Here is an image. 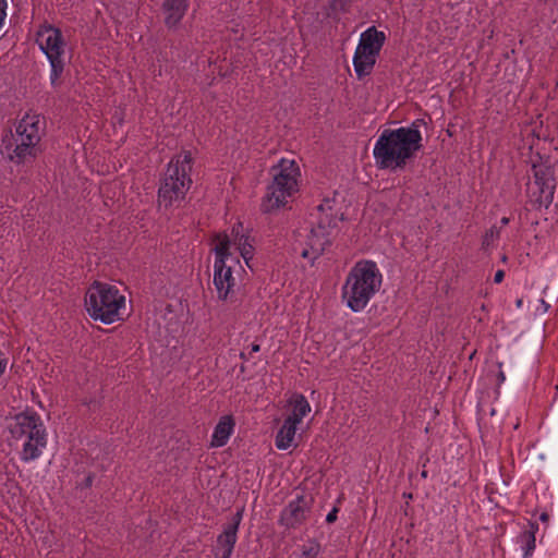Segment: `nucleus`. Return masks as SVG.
Instances as JSON below:
<instances>
[{
    "label": "nucleus",
    "mask_w": 558,
    "mask_h": 558,
    "mask_svg": "<svg viewBox=\"0 0 558 558\" xmlns=\"http://www.w3.org/2000/svg\"><path fill=\"white\" fill-rule=\"evenodd\" d=\"M36 43L50 63V84L58 87L69 59L63 35L57 27L43 25L37 31Z\"/></svg>",
    "instance_id": "obj_8"
},
{
    "label": "nucleus",
    "mask_w": 558,
    "mask_h": 558,
    "mask_svg": "<svg viewBox=\"0 0 558 558\" xmlns=\"http://www.w3.org/2000/svg\"><path fill=\"white\" fill-rule=\"evenodd\" d=\"M320 546L315 542H308L301 547L299 558H318Z\"/></svg>",
    "instance_id": "obj_20"
},
{
    "label": "nucleus",
    "mask_w": 558,
    "mask_h": 558,
    "mask_svg": "<svg viewBox=\"0 0 558 558\" xmlns=\"http://www.w3.org/2000/svg\"><path fill=\"white\" fill-rule=\"evenodd\" d=\"M288 415L284 420H290L294 424H300L302 420L311 412L312 408L306 398L301 393H292L287 401Z\"/></svg>",
    "instance_id": "obj_16"
},
{
    "label": "nucleus",
    "mask_w": 558,
    "mask_h": 558,
    "mask_svg": "<svg viewBox=\"0 0 558 558\" xmlns=\"http://www.w3.org/2000/svg\"><path fill=\"white\" fill-rule=\"evenodd\" d=\"M523 557L529 558L535 549V532L533 530L525 531L521 534Z\"/></svg>",
    "instance_id": "obj_19"
},
{
    "label": "nucleus",
    "mask_w": 558,
    "mask_h": 558,
    "mask_svg": "<svg viewBox=\"0 0 558 558\" xmlns=\"http://www.w3.org/2000/svg\"><path fill=\"white\" fill-rule=\"evenodd\" d=\"M310 509V499L305 496H298L291 500L281 512V523L288 527H293L302 523Z\"/></svg>",
    "instance_id": "obj_14"
},
{
    "label": "nucleus",
    "mask_w": 558,
    "mask_h": 558,
    "mask_svg": "<svg viewBox=\"0 0 558 558\" xmlns=\"http://www.w3.org/2000/svg\"><path fill=\"white\" fill-rule=\"evenodd\" d=\"M504 277H505L504 270H497L495 276H494V282L495 283H500L504 280Z\"/></svg>",
    "instance_id": "obj_21"
},
{
    "label": "nucleus",
    "mask_w": 558,
    "mask_h": 558,
    "mask_svg": "<svg viewBox=\"0 0 558 558\" xmlns=\"http://www.w3.org/2000/svg\"><path fill=\"white\" fill-rule=\"evenodd\" d=\"M385 39V33L377 31L374 26L361 34L353 57L354 71L359 77L371 73Z\"/></svg>",
    "instance_id": "obj_11"
},
{
    "label": "nucleus",
    "mask_w": 558,
    "mask_h": 558,
    "mask_svg": "<svg viewBox=\"0 0 558 558\" xmlns=\"http://www.w3.org/2000/svg\"><path fill=\"white\" fill-rule=\"evenodd\" d=\"M215 252L214 284L217 296L221 301H233L238 275L243 268L240 258L253 269L252 260L255 254L254 238L242 223L230 230L216 234L213 240Z\"/></svg>",
    "instance_id": "obj_1"
},
{
    "label": "nucleus",
    "mask_w": 558,
    "mask_h": 558,
    "mask_svg": "<svg viewBox=\"0 0 558 558\" xmlns=\"http://www.w3.org/2000/svg\"><path fill=\"white\" fill-rule=\"evenodd\" d=\"M40 117L36 113H26L16 124L13 135L14 149L10 159L21 163L36 157L39 151Z\"/></svg>",
    "instance_id": "obj_9"
},
{
    "label": "nucleus",
    "mask_w": 558,
    "mask_h": 558,
    "mask_svg": "<svg viewBox=\"0 0 558 558\" xmlns=\"http://www.w3.org/2000/svg\"><path fill=\"white\" fill-rule=\"evenodd\" d=\"M337 518V510L333 509L332 511H330L327 517H326V521L327 522H333Z\"/></svg>",
    "instance_id": "obj_22"
},
{
    "label": "nucleus",
    "mask_w": 558,
    "mask_h": 558,
    "mask_svg": "<svg viewBox=\"0 0 558 558\" xmlns=\"http://www.w3.org/2000/svg\"><path fill=\"white\" fill-rule=\"evenodd\" d=\"M422 147L417 122L409 126L384 130L373 148V156L380 169H402Z\"/></svg>",
    "instance_id": "obj_2"
},
{
    "label": "nucleus",
    "mask_w": 558,
    "mask_h": 558,
    "mask_svg": "<svg viewBox=\"0 0 558 558\" xmlns=\"http://www.w3.org/2000/svg\"><path fill=\"white\" fill-rule=\"evenodd\" d=\"M500 378L501 380H505V375L502 373L500 374Z\"/></svg>",
    "instance_id": "obj_26"
},
{
    "label": "nucleus",
    "mask_w": 558,
    "mask_h": 558,
    "mask_svg": "<svg viewBox=\"0 0 558 558\" xmlns=\"http://www.w3.org/2000/svg\"><path fill=\"white\" fill-rule=\"evenodd\" d=\"M555 187L556 185L553 179H545L538 173H535L534 182L527 187L531 202L538 207L547 208L554 199Z\"/></svg>",
    "instance_id": "obj_13"
},
{
    "label": "nucleus",
    "mask_w": 558,
    "mask_h": 558,
    "mask_svg": "<svg viewBox=\"0 0 558 558\" xmlns=\"http://www.w3.org/2000/svg\"><path fill=\"white\" fill-rule=\"evenodd\" d=\"M242 520V513L238 511L232 520L225 525L223 531L217 537L214 548V558H230L238 539V530Z\"/></svg>",
    "instance_id": "obj_12"
},
{
    "label": "nucleus",
    "mask_w": 558,
    "mask_h": 558,
    "mask_svg": "<svg viewBox=\"0 0 558 558\" xmlns=\"http://www.w3.org/2000/svg\"><path fill=\"white\" fill-rule=\"evenodd\" d=\"M259 350H260L259 344H257V343L252 344V352H258Z\"/></svg>",
    "instance_id": "obj_23"
},
{
    "label": "nucleus",
    "mask_w": 558,
    "mask_h": 558,
    "mask_svg": "<svg viewBox=\"0 0 558 558\" xmlns=\"http://www.w3.org/2000/svg\"><path fill=\"white\" fill-rule=\"evenodd\" d=\"M508 222H509V219H508V218L504 217V218L501 219V225L506 226Z\"/></svg>",
    "instance_id": "obj_24"
},
{
    "label": "nucleus",
    "mask_w": 558,
    "mask_h": 558,
    "mask_svg": "<svg viewBox=\"0 0 558 558\" xmlns=\"http://www.w3.org/2000/svg\"><path fill=\"white\" fill-rule=\"evenodd\" d=\"M333 201L326 199L317 207L322 214L318 223L312 228L306 236V247L303 248L301 255L304 258L315 260L329 245V230L337 226V217L332 214Z\"/></svg>",
    "instance_id": "obj_10"
},
{
    "label": "nucleus",
    "mask_w": 558,
    "mask_h": 558,
    "mask_svg": "<svg viewBox=\"0 0 558 558\" xmlns=\"http://www.w3.org/2000/svg\"><path fill=\"white\" fill-rule=\"evenodd\" d=\"M88 405H89V407H92V405H93V409H95V408H96V405H97V402H92V403H89Z\"/></svg>",
    "instance_id": "obj_25"
},
{
    "label": "nucleus",
    "mask_w": 558,
    "mask_h": 558,
    "mask_svg": "<svg viewBox=\"0 0 558 558\" xmlns=\"http://www.w3.org/2000/svg\"><path fill=\"white\" fill-rule=\"evenodd\" d=\"M234 429V421L231 416L226 415L222 416L217 423L214 433L211 435V447H222L225 446L230 436L232 435Z\"/></svg>",
    "instance_id": "obj_17"
},
{
    "label": "nucleus",
    "mask_w": 558,
    "mask_h": 558,
    "mask_svg": "<svg viewBox=\"0 0 558 558\" xmlns=\"http://www.w3.org/2000/svg\"><path fill=\"white\" fill-rule=\"evenodd\" d=\"M191 154L184 151L175 156L168 165L165 178L158 191L160 206L170 207L184 199L192 183L190 179Z\"/></svg>",
    "instance_id": "obj_7"
},
{
    "label": "nucleus",
    "mask_w": 558,
    "mask_h": 558,
    "mask_svg": "<svg viewBox=\"0 0 558 558\" xmlns=\"http://www.w3.org/2000/svg\"><path fill=\"white\" fill-rule=\"evenodd\" d=\"M383 284V274L373 260L363 259L350 269L341 287L342 303L354 313L365 310Z\"/></svg>",
    "instance_id": "obj_3"
},
{
    "label": "nucleus",
    "mask_w": 558,
    "mask_h": 558,
    "mask_svg": "<svg viewBox=\"0 0 558 558\" xmlns=\"http://www.w3.org/2000/svg\"><path fill=\"white\" fill-rule=\"evenodd\" d=\"M269 173L271 182L262 203L265 213L275 211L288 204L300 190L301 169L294 159L281 158Z\"/></svg>",
    "instance_id": "obj_4"
},
{
    "label": "nucleus",
    "mask_w": 558,
    "mask_h": 558,
    "mask_svg": "<svg viewBox=\"0 0 558 558\" xmlns=\"http://www.w3.org/2000/svg\"><path fill=\"white\" fill-rule=\"evenodd\" d=\"M14 440L22 441L20 458L28 463L37 460L47 446V432L41 417L36 412H23L10 425Z\"/></svg>",
    "instance_id": "obj_6"
},
{
    "label": "nucleus",
    "mask_w": 558,
    "mask_h": 558,
    "mask_svg": "<svg viewBox=\"0 0 558 558\" xmlns=\"http://www.w3.org/2000/svg\"><path fill=\"white\" fill-rule=\"evenodd\" d=\"M88 315L104 324L120 320L125 312V296L112 284L94 282L85 294Z\"/></svg>",
    "instance_id": "obj_5"
},
{
    "label": "nucleus",
    "mask_w": 558,
    "mask_h": 558,
    "mask_svg": "<svg viewBox=\"0 0 558 558\" xmlns=\"http://www.w3.org/2000/svg\"><path fill=\"white\" fill-rule=\"evenodd\" d=\"M187 8V0H165L162 3V13L167 27H177L185 15Z\"/></svg>",
    "instance_id": "obj_15"
},
{
    "label": "nucleus",
    "mask_w": 558,
    "mask_h": 558,
    "mask_svg": "<svg viewBox=\"0 0 558 558\" xmlns=\"http://www.w3.org/2000/svg\"><path fill=\"white\" fill-rule=\"evenodd\" d=\"M296 430L298 424L292 423L290 420H284L276 435V447L279 450H287L295 447Z\"/></svg>",
    "instance_id": "obj_18"
}]
</instances>
